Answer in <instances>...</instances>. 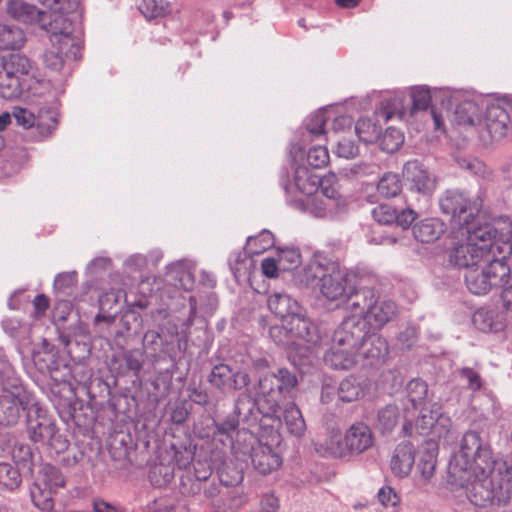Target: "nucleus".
I'll use <instances>...</instances> for the list:
<instances>
[{"instance_id":"61","label":"nucleus","mask_w":512,"mask_h":512,"mask_svg":"<svg viewBox=\"0 0 512 512\" xmlns=\"http://www.w3.org/2000/svg\"><path fill=\"white\" fill-rule=\"evenodd\" d=\"M239 422L235 416H229L222 422L217 423L216 427L219 433L230 436L238 427Z\"/></svg>"},{"instance_id":"3","label":"nucleus","mask_w":512,"mask_h":512,"mask_svg":"<svg viewBox=\"0 0 512 512\" xmlns=\"http://www.w3.org/2000/svg\"><path fill=\"white\" fill-rule=\"evenodd\" d=\"M363 328L355 318H347L333 335V346L325 354V362L335 369H350L360 362L359 343Z\"/></svg>"},{"instance_id":"2","label":"nucleus","mask_w":512,"mask_h":512,"mask_svg":"<svg viewBox=\"0 0 512 512\" xmlns=\"http://www.w3.org/2000/svg\"><path fill=\"white\" fill-rule=\"evenodd\" d=\"M352 278L353 275L339 263L316 254L304 268L301 281L311 288H318L330 301L347 297L348 308L351 310V299L358 292Z\"/></svg>"},{"instance_id":"52","label":"nucleus","mask_w":512,"mask_h":512,"mask_svg":"<svg viewBox=\"0 0 512 512\" xmlns=\"http://www.w3.org/2000/svg\"><path fill=\"white\" fill-rule=\"evenodd\" d=\"M435 420L432 432L439 438L446 437L452 426V422L449 416L441 413L439 409H435Z\"/></svg>"},{"instance_id":"31","label":"nucleus","mask_w":512,"mask_h":512,"mask_svg":"<svg viewBox=\"0 0 512 512\" xmlns=\"http://www.w3.org/2000/svg\"><path fill=\"white\" fill-rule=\"evenodd\" d=\"M335 183L336 179L334 175L320 179V184L316 193L321 194V196L326 200H331V203L339 209H343L346 207L347 201L338 193L335 188Z\"/></svg>"},{"instance_id":"59","label":"nucleus","mask_w":512,"mask_h":512,"mask_svg":"<svg viewBox=\"0 0 512 512\" xmlns=\"http://www.w3.org/2000/svg\"><path fill=\"white\" fill-rule=\"evenodd\" d=\"M125 361L127 367L137 373L142 369L143 355L138 350L129 351L125 354Z\"/></svg>"},{"instance_id":"18","label":"nucleus","mask_w":512,"mask_h":512,"mask_svg":"<svg viewBox=\"0 0 512 512\" xmlns=\"http://www.w3.org/2000/svg\"><path fill=\"white\" fill-rule=\"evenodd\" d=\"M415 461L414 447L409 442H402L395 448L390 467L393 474L399 478L409 475Z\"/></svg>"},{"instance_id":"47","label":"nucleus","mask_w":512,"mask_h":512,"mask_svg":"<svg viewBox=\"0 0 512 512\" xmlns=\"http://www.w3.org/2000/svg\"><path fill=\"white\" fill-rule=\"evenodd\" d=\"M492 490L485 487L484 483H475L471 491V501L478 506H485L493 500Z\"/></svg>"},{"instance_id":"27","label":"nucleus","mask_w":512,"mask_h":512,"mask_svg":"<svg viewBox=\"0 0 512 512\" xmlns=\"http://www.w3.org/2000/svg\"><path fill=\"white\" fill-rule=\"evenodd\" d=\"M487 127L491 134L503 136L510 124L508 112L500 105H491L487 109Z\"/></svg>"},{"instance_id":"17","label":"nucleus","mask_w":512,"mask_h":512,"mask_svg":"<svg viewBox=\"0 0 512 512\" xmlns=\"http://www.w3.org/2000/svg\"><path fill=\"white\" fill-rule=\"evenodd\" d=\"M393 116L394 113L389 112L386 109H381L375 113V119L360 118L355 124V132L359 139L364 143H374L380 136V126L377 122L380 119L388 121Z\"/></svg>"},{"instance_id":"58","label":"nucleus","mask_w":512,"mask_h":512,"mask_svg":"<svg viewBox=\"0 0 512 512\" xmlns=\"http://www.w3.org/2000/svg\"><path fill=\"white\" fill-rule=\"evenodd\" d=\"M92 509L94 512H125V509L102 498L92 500Z\"/></svg>"},{"instance_id":"50","label":"nucleus","mask_w":512,"mask_h":512,"mask_svg":"<svg viewBox=\"0 0 512 512\" xmlns=\"http://www.w3.org/2000/svg\"><path fill=\"white\" fill-rule=\"evenodd\" d=\"M173 478L172 472L163 465L154 466L149 474V479L154 486L161 487L168 484Z\"/></svg>"},{"instance_id":"44","label":"nucleus","mask_w":512,"mask_h":512,"mask_svg":"<svg viewBox=\"0 0 512 512\" xmlns=\"http://www.w3.org/2000/svg\"><path fill=\"white\" fill-rule=\"evenodd\" d=\"M330 119V114L327 110H319L308 119L306 128L312 136H320L325 133L324 126Z\"/></svg>"},{"instance_id":"5","label":"nucleus","mask_w":512,"mask_h":512,"mask_svg":"<svg viewBox=\"0 0 512 512\" xmlns=\"http://www.w3.org/2000/svg\"><path fill=\"white\" fill-rule=\"evenodd\" d=\"M33 64L24 55L11 54L0 61V97L15 99L19 97L33 76Z\"/></svg>"},{"instance_id":"9","label":"nucleus","mask_w":512,"mask_h":512,"mask_svg":"<svg viewBox=\"0 0 512 512\" xmlns=\"http://www.w3.org/2000/svg\"><path fill=\"white\" fill-rule=\"evenodd\" d=\"M27 429L30 439L34 442L47 443L57 452L68 447V442L57 433L52 417L38 404H33L28 409Z\"/></svg>"},{"instance_id":"26","label":"nucleus","mask_w":512,"mask_h":512,"mask_svg":"<svg viewBox=\"0 0 512 512\" xmlns=\"http://www.w3.org/2000/svg\"><path fill=\"white\" fill-rule=\"evenodd\" d=\"M26 42L24 31L13 24L0 23V50L20 49Z\"/></svg>"},{"instance_id":"46","label":"nucleus","mask_w":512,"mask_h":512,"mask_svg":"<svg viewBox=\"0 0 512 512\" xmlns=\"http://www.w3.org/2000/svg\"><path fill=\"white\" fill-rule=\"evenodd\" d=\"M281 270H290L300 263V254L295 249H282L277 256Z\"/></svg>"},{"instance_id":"36","label":"nucleus","mask_w":512,"mask_h":512,"mask_svg":"<svg viewBox=\"0 0 512 512\" xmlns=\"http://www.w3.org/2000/svg\"><path fill=\"white\" fill-rule=\"evenodd\" d=\"M273 235L269 231H262L256 237H249L246 243V251L250 255H259L272 247Z\"/></svg>"},{"instance_id":"37","label":"nucleus","mask_w":512,"mask_h":512,"mask_svg":"<svg viewBox=\"0 0 512 512\" xmlns=\"http://www.w3.org/2000/svg\"><path fill=\"white\" fill-rule=\"evenodd\" d=\"M21 475L17 468L10 463H0V486L14 490L21 484Z\"/></svg>"},{"instance_id":"20","label":"nucleus","mask_w":512,"mask_h":512,"mask_svg":"<svg viewBox=\"0 0 512 512\" xmlns=\"http://www.w3.org/2000/svg\"><path fill=\"white\" fill-rule=\"evenodd\" d=\"M387 352L388 346L385 339L377 335L366 337V334L363 331V337L358 347L360 361L362 359L367 360L370 365H373L384 358Z\"/></svg>"},{"instance_id":"23","label":"nucleus","mask_w":512,"mask_h":512,"mask_svg":"<svg viewBox=\"0 0 512 512\" xmlns=\"http://www.w3.org/2000/svg\"><path fill=\"white\" fill-rule=\"evenodd\" d=\"M6 12L10 17L23 23H37L42 13L36 6L23 0H7Z\"/></svg>"},{"instance_id":"10","label":"nucleus","mask_w":512,"mask_h":512,"mask_svg":"<svg viewBox=\"0 0 512 512\" xmlns=\"http://www.w3.org/2000/svg\"><path fill=\"white\" fill-rule=\"evenodd\" d=\"M480 196L470 199L463 192L448 190L440 198V208L443 213L451 215L455 224L460 227L470 226V221L482 208Z\"/></svg>"},{"instance_id":"19","label":"nucleus","mask_w":512,"mask_h":512,"mask_svg":"<svg viewBox=\"0 0 512 512\" xmlns=\"http://www.w3.org/2000/svg\"><path fill=\"white\" fill-rule=\"evenodd\" d=\"M283 328L309 344L316 345L319 341L315 326L299 311L283 323Z\"/></svg>"},{"instance_id":"21","label":"nucleus","mask_w":512,"mask_h":512,"mask_svg":"<svg viewBox=\"0 0 512 512\" xmlns=\"http://www.w3.org/2000/svg\"><path fill=\"white\" fill-rule=\"evenodd\" d=\"M276 374H266L260 378L258 383V393L251 403L264 401L268 405V409L272 412L276 411L279 402L282 400L279 387H277Z\"/></svg>"},{"instance_id":"55","label":"nucleus","mask_w":512,"mask_h":512,"mask_svg":"<svg viewBox=\"0 0 512 512\" xmlns=\"http://www.w3.org/2000/svg\"><path fill=\"white\" fill-rule=\"evenodd\" d=\"M380 503L385 507H395L400 502V497L389 486L381 488L377 494Z\"/></svg>"},{"instance_id":"53","label":"nucleus","mask_w":512,"mask_h":512,"mask_svg":"<svg viewBox=\"0 0 512 512\" xmlns=\"http://www.w3.org/2000/svg\"><path fill=\"white\" fill-rule=\"evenodd\" d=\"M435 417L436 415L434 409L425 408L421 411V414L416 421V428L421 434L432 432Z\"/></svg>"},{"instance_id":"12","label":"nucleus","mask_w":512,"mask_h":512,"mask_svg":"<svg viewBox=\"0 0 512 512\" xmlns=\"http://www.w3.org/2000/svg\"><path fill=\"white\" fill-rule=\"evenodd\" d=\"M406 186L412 192L422 196H431L437 187L436 176L418 160L408 161L403 168Z\"/></svg>"},{"instance_id":"54","label":"nucleus","mask_w":512,"mask_h":512,"mask_svg":"<svg viewBox=\"0 0 512 512\" xmlns=\"http://www.w3.org/2000/svg\"><path fill=\"white\" fill-rule=\"evenodd\" d=\"M243 480V475L235 468L224 467L219 471V483L226 487L235 486Z\"/></svg>"},{"instance_id":"43","label":"nucleus","mask_w":512,"mask_h":512,"mask_svg":"<svg viewBox=\"0 0 512 512\" xmlns=\"http://www.w3.org/2000/svg\"><path fill=\"white\" fill-rule=\"evenodd\" d=\"M231 378V368L228 365L219 364L212 369L210 382L220 389L228 390Z\"/></svg>"},{"instance_id":"35","label":"nucleus","mask_w":512,"mask_h":512,"mask_svg":"<svg viewBox=\"0 0 512 512\" xmlns=\"http://www.w3.org/2000/svg\"><path fill=\"white\" fill-rule=\"evenodd\" d=\"M428 448L426 453L420 458L418 463V470L422 478L427 482L429 481L435 472L436 467V446L434 443H427Z\"/></svg>"},{"instance_id":"42","label":"nucleus","mask_w":512,"mask_h":512,"mask_svg":"<svg viewBox=\"0 0 512 512\" xmlns=\"http://www.w3.org/2000/svg\"><path fill=\"white\" fill-rule=\"evenodd\" d=\"M307 163L314 169L326 167L329 163V152L325 145L312 146L306 155Z\"/></svg>"},{"instance_id":"13","label":"nucleus","mask_w":512,"mask_h":512,"mask_svg":"<svg viewBox=\"0 0 512 512\" xmlns=\"http://www.w3.org/2000/svg\"><path fill=\"white\" fill-rule=\"evenodd\" d=\"M26 396L22 388L15 387L13 391L3 390L0 395V424L15 425L20 417L21 411L26 409Z\"/></svg>"},{"instance_id":"22","label":"nucleus","mask_w":512,"mask_h":512,"mask_svg":"<svg viewBox=\"0 0 512 512\" xmlns=\"http://www.w3.org/2000/svg\"><path fill=\"white\" fill-rule=\"evenodd\" d=\"M445 224L438 218H428L416 224L413 233L416 240L431 243L440 238L445 232Z\"/></svg>"},{"instance_id":"30","label":"nucleus","mask_w":512,"mask_h":512,"mask_svg":"<svg viewBox=\"0 0 512 512\" xmlns=\"http://www.w3.org/2000/svg\"><path fill=\"white\" fill-rule=\"evenodd\" d=\"M54 491L48 489L37 481L30 488L33 504L40 510L51 512L54 509Z\"/></svg>"},{"instance_id":"48","label":"nucleus","mask_w":512,"mask_h":512,"mask_svg":"<svg viewBox=\"0 0 512 512\" xmlns=\"http://www.w3.org/2000/svg\"><path fill=\"white\" fill-rule=\"evenodd\" d=\"M372 216L380 224H392L397 218V211L388 204H380L372 210Z\"/></svg>"},{"instance_id":"8","label":"nucleus","mask_w":512,"mask_h":512,"mask_svg":"<svg viewBox=\"0 0 512 512\" xmlns=\"http://www.w3.org/2000/svg\"><path fill=\"white\" fill-rule=\"evenodd\" d=\"M456 462L464 470H471L486 477L493 472L494 460L487 446H484L479 433L468 431L464 434Z\"/></svg>"},{"instance_id":"28","label":"nucleus","mask_w":512,"mask_h":512,"mask_svg":"<svg viewBox=\"0 0 512 512\" xmlns=\"http://www.w3.org/2000/svg\"><path fill=\"white\" fill-rule=\"evenodd\" d=\"M303 209L316 217H324L334 210H340L331 203V200L324 199L321 194L313 193L305 198H298Z\"/></svg>"},{"instance_id":"34","label":"nucleus","mask_w":512,"mask_h":512,"mask_svg":"<svg viewBox=\"0 0 512 512\" xmlns=\"http://www.w3.org/2000/svg\"><path fill=\"white\" fill-rule=\"evenodd\" d=\"M37 482L55 493L59 488L65 486V479L62 473L59 469L50 465H46L41 469L40 478Z\"/></svg>"},{"instance_id":"7","label":"nucleus","mask_w":512,"mask_h":512,"mask_svg":"<svg viewBox=\"0 0 512 512\" xmlns=\"http://www.w3.org/2000/svg\"><path fill=\"white\" fill-rule=\"evenodd\" d=\"M510 268L504 259L491 257L478 266L468 268L465 275L466 286L475 295H484L494 287L507 283Z\"/></svg>"},{"instance_id":"1","label":"nucleus","mask_w":512,"mask_h":512,"mask_svg":"<svg viewBox=\"0 0 512 512\" xmlns=\"http://www.w3.org/2000/svg\"><path fill=\"white\" fill-rule=\"evenodd\" d=\"M512 229L510 223H504L499 232L492 224H484L475 228L460 227L450 252L449 260L458 267L470 268L478 266L485 260L495 257L499 253V243H507L511 239Z\"/></svg>"},{"instance_id":"39","label":"nucleus","mask_w":512,"mask_h":512,"mask_svg":"<svg viewBox=\"0 0 512 512\" xmlns=\"http://www.w3.org/2000/svg\"><path fill=\"white\" fill-rule=\"evenodd\" d=\"M403 143L404 134L394 127H389L381 138L380 146L383 151L394 153L402 146Z\"/></svg>"},{"instance_id":"32","label":"nucleus","mask_w":512,"mask_h":512,"mask_svg":"<svg viewBox=\"0 0 512 512\" xmlns=\"http://www.w3.org/2000/svg\"><path fill=\"white\" fill-rule=\"evenodd\" d=\"M363 385L353 377L344 379L338 387V397L342 402H353L363 397Z\"/></svg>"},{"instance_id":"24","label":"nucleus","mask_w":512,"mask_h":512,"mask_svg":"<svg viewBox=\"0 0 512 512\" xmlns=\"http://www.w3.org/2000/svg\"><path fill=\"white\" fill-rule=\"evenodd\" d=\"M320 176L305 166H299L295 170L294 186L301 194L299 198H305L317 192L320 184Z\"/></svg>"},{"instance_id":"29","label":"nucleus","mask_w":512,"mask_h":512,"mask_svg":"<svg viewBox=\"0 0 512 512\" xmlns=\"http://www.w3.org/2000/svg\"><path fill=\"white\" fill-rule=\"evenodd\" d=\"M284 421L290 434L301 437L306 431V423L299 408L290 403L284 410Z\"/></svg>"},{"instance_id":"51","label":"nucleus","mask_w":512,"mask_h":512,"mask_svg":"<svg viewBox=\"0 0 512 512\" xmlns=\"http://www.w3.org/2000/svg\"><path fill=\"white\" fill-rule=\"evenodd\" d=\"M413 108L418 110L426 109L431 101L429 89L423 86L413 87L411 90Z\"/></svg>"},{"instance_id":"38","label":"nucleus","mask_w":512,"mask_h":512,"mask_svg":"<svg viewBox=\"0 0 512 512\" xmlns=\"http://www.w3.org/2000/svg\"><path fill=\"white\" fill-rule=\"evenodd\" d=\"M377 190L384 197H395L402 190L401 181L396 174L386 173L380 179Z\"/></svg>"},{"instance_id":"56","label":"nucleus","mask_w":512,"mask_h":512,"mask_svg":"<svg viewBox=\"0 0 512 512\" xmlns=\"http://www.w3.org/2000/svg\"><path fill=\"white\" fill-rule=\"evenodd\" d=\"M336 154L339 157L350 159L358 154V147L351 140L342 138L337 143Z\"/></svg>"},{"instance_id":"41","label":"nucleus","mask_w":512,"mask_h":512,"mask_svg":"<svg viewBox=\"0 0 512 512\" xmlns=\"http://www.w3.org/2000/svg\"><path fill=\"white\" fill-rule=\"evenodd\" d=\"M140 10L146 18L163 17L169 12V4L164 0H143Z\"/></svg>"},{"instance_id":"4","label":"nucleus","mask_w":512,"mask_h":512,"mask_svg":"<svg viewBox=\"0 0 512 512\" xmlns=\"http://www.w3.org/2000/svg\"><path fill=\"white\" fill-rule=\"evenodd\" d=\"M50 12H42L37 23L49 35L50 43L74 47L79 43L73 35L74 27L67 14L74 11L79 0H39Z\"/></svg>"},{"instance_id":"33","label":"nucleus","mask_w":512,"mask_h":512,"mask_svg":"<svg viewBox=\"0 0 512 512\" xmlns=\"http://www.w3.org/2000/svg\"><path fill=\"white\" fill-rule=\"evenodd\" d=\"M321 448L330 456L340 458L348 454L345 435L339 431H332L321 444Z\"/></svg>"},{"instance_id":"6","label":"nucleus","mask_w":512,"mask_h":512,"mask_svg":"<svg viewBox=\"0 0 512 512\" xmlns=\"http://www.w3.org/2000/svg\"><path fill=\"white\" fill-rule=\"evenodd\" d=\"M351 312L356 316L364 317L367 324L373 329H381L397 314V306L391 300L378 301L373 290L361 289L351 299Z\"/></svg>"},{"instance_id":"62","label":"nucleus","mask_w":512,"mask_h":512,"mask_svg":"<svg viewBox=\"0 0 512 512\" xmlns=\"http://www.w3.org/2000/svg\"><path fill=\"white\" fill-rule=\"evenodd\" d=\"M463 377L468 381V386L471 390H479L482 386L481 378L473 369L465 368L461 371Z\"/></svg>"},{"instance_id":"25","label":"nucleus","mask_w":512,"mask_h":512,"mask_svg":"<svg viewBox=\"0 0 512 512\" xmlns=\"http://www.w3.org/2000/svg\"><path fill=\"white\" fill-rule=\"evenodd\" d=\"M267 303L270 311L281 318L283 323L299 311L298 303L284 293L270 295Z\"/></svg>"},{"instance_id":"11","label":"nucleus","mask_w":512,"mask_h":512,"mask_svg":"<svg viewBox=\"0 0 512 512\" xmlns=\"http://www.w3.org/2000/svg\"><path fill=\"white\" fill-rule=\"evenodd\" d=\"M13 116L17 125L22 128H34L39 140L51 136L58 126V113L50 108H41L35 114L27 108L15 107L13 109Z\"/></svg>"},{"instance_id":"57","label":"nucleus","mask_w":512,"mask_h":512,"mask_svg":"<svg viewBox=\"0 0 512 512\" xmlns=\"http://www.w3.org/2000/svg\"><path fill=\"white\" fill-rule=\"evenodd\" d=\"M143 512H175V507L168 499L159 498L149 502Z\"/></svg>"},{"instance_id":"49","label":"nucleus","mask_w":512,"mask_h":512,"mask_svg":"<svg viewBox=\"0 0 512 512\" xmlns=\"http://www.w3.org/2000/svg\"><path fill=\"white\" fill-rule=\"evenodd\" d=\"M277 377V387H279L282 399L285 395L293 389L297 384V379L294 374L289 372L287 369H279Z\"/></svg>"},{"instance_id":"15","label":"nucleus","mask_w":512,"mask_h":512,"mask_svg":"<svg viewBox=\"0 0 512 512\" xmlns=\"http://www.w3.org/2000/svg\"><path fill=\"white\" fill-rule=\"evenodd\" d=\"M345 441L348 454L358 455L372 448L375 439L371 428L367 424L357 422L346 431Z\"/></svg>"},{"instance_id":"40","label":"nucleus","mask_w":512,"mask_h":512,"mask_svg":"<svg viewBox=\"0 0 512 512\" xmlns=\"http://www.w3.org/2000/svg\"><path fill=\"white\" fill-rule=\"evenodd\" d=\"M398 419V408L393 405H388L379 411L377 426L381 431L389 432L397 425Z\"/></svg>"},{"instance_id":"63","label":"nucleus","mask_w":512,"mask_h":512,"mask_svg":"<svg viewBox=\"0 0 512 512\" xmlns=\"http://www.w3.org/2000/svg\"><path fill=\"white\" fill-rule=\"evenodd\" d=\"M261 267L265 276L269 278L278 276V270L280 269V266L277 259L266 258L262 261Z\"/></svg>"},{"instance_id":"64","label":"nucleus","mask_w":512,"mask_h":512,"mask_svg":"<svg viewBox=\"0 0 512 512\" xmlns=\"http://www.w3.org/2000/svg\"><path fill=\"white\" fill-rule=\"evenodd\" d=\"M416 216V212L408 208L401 211L400 213L397 212V218L395 219V222L405 229L411 225V223L416 219Z\"/></svg>"},{"instance_id":"45","label":"nucleus","mask_w":512,"mask_h":512,"mask_svg":"<svg viewBox=\"0 0 512 512\" xmlns=\"http://www.w3.org/2000/svg\"><path fill=\"white\" fill-rule=\"evenodd\" d=\"M427 385L425 382L419 379L411 380L407 385V393L409 401L416 408L420 405L427 395Z\"/></svg>"},{"instance_id":"60","label":"nucleus","mask_w":512,"mask_h":512,"mask_svg":"<svg viewBox=\"0 0 512 512\" xmlns=\"http://www.w3.org/2000/svg\"><path fill=\"white\" fill-rule=\"evenodd\" d=\"M279 500L274 494H265L260 501V512H278Z\"/></svg>"},{"instance_id":"14","label":"nucleus","mask_w":512,"mask_h":512,"mask_svg":"<svg viewBox=\"0 0 512 512\" xmlns=\"http://www.w3.org/2000/svg\"><path fill=\"white\" fill-rule=\"evenodd\" d=\"M80 49L79 43H74V47L50 43V46L43 53L42 60L48 69L60 72L66 64L80 57Z\"/></svg>"},{"instance_id":"16","label":"nucleus","mask_w":512,"mask_h":512,"mask_svg":"<svg viewBox=\"0 0 512 512\" xmlns=\"http://www.w3.org/2000/svg\"><path fill=\"white\" fill-rule=\"evenodd\" d=\"M251 459L254 468L263 475L273 472L281 465L280 456L273 451L271 446L263 444L261 441L252 446Z\"/></svg>"}]
</instances>
